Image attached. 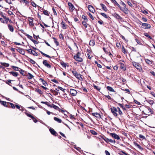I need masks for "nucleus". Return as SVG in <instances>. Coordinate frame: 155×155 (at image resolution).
<instances>
[{"label":"nucleus","instance_id":"nucleus-33","mask_svg":"<svg viewBox=\"0 0 155 155\" xmlns=\"http://www.w3.org/2000/svg\"><path fill=\"white\" fill-rule=\"evenodd\" d=\"M40 80L41 81L44 85L46 86L47 84V83L42 78H40Z\"/></svg>","mask_w":155,"mask_h":155},{"label":"nucleus","instance_id":"nucleus-61","mask_svg":"<svg viewBox=\"0 0 155 155\" xmlns=\"http://www.w3.org/2000/svg\"><path fill=\"white\" fill-rule=\"evenodd\" d=\"M139 137L140 138H141L143 139H145V137L143 135H142L141 134H140L139 135Z\"/></svg>","mask_w":155,"mask_h":155},{"label":"nucleus","instance_id":"nucleus-56","mask_svg":"<svg viewBox=\"0 0 155 155\" xmlns=\"http://www.w3.org/2000/svg\"><path fill=\"white\" fill-rule=\"evenodd\" d=\"M25 35L26 36H27L28 37V38L29 39H31V38H32V37L30 35H28V34H26V35Z\"/></svg>","mask_w":155,"mask_h":155},{"label":"nucleus","instance_id":"nucleus-17","mask_svg":"<svg viewBox=\"0 0 155 155\" xmlns=\"http://www.w3.org/2000/svg\"><path fill=\"white\" fill-rule=\"evenodd\" d=\"M120 64L121 69L124 71H125L126 69V68L125 65L122 63H120Z\"/></svg>","mask_w":155,"mask_h":155},{"label":"nucleus","instance_id":"nucleus-55","mask_svg":"<svg viewBox=\"0 0 155 155\" xmlns=\"http://www.w3.org/2000/svg\"><path fill=\"white\" fill-rule=\"evenodd\" d=\"M52 92L55 95H58V92L56 91H52Z\"/></svg>","mask_w":155,"mask_h":155},{"label":"nucleus","instance_id":"nucleus-63","mask_svg":"<svg viewBox=\"0 0 155 155\" xmlns=\"http://www.w3.org/2000/svg\"><path fill=\"white\" fill-rule=\"evenodd\" d=\"M61 64L63 67H66V64L65 63H64V62H61Z\"/></svg>","mask_w":155,"mask_h":155},{"label":"nucleus","instance_id":"nucleus-22","mask_svg":"<svg viewBox=\"0 0 155 155\" xmlns=\"http://www.w3.org/2000/svg\"><path fill=\"white\" fill-rule=\"evenodd\" d=\"M0 64L2 65L5 67H8L9 66V64L8 63L1 62Z\"/></svg>","mask_w":155,"mask_h":155},{"label":"nucleus","instance_id":"nucleus-32","mask_svg":"<svg viewBox=\"0 0 155 155\" xmlns=\"http://www.w3.org/2000/svg\"><path fill=\"white\" fill-rule=\"evenodd\" d=\"M115 5H116L119 8H120V10L123 12V11H124L123 10V8H122V7H121L120 5L118 4V3H117V2L115 3Z\"/></svg>","mask_w":155,"mask_h":155},{"label":"nucleus","instance_id":"nucleus-47","mask_svg":"<svg viewBox=\"0 0 155 155\" xmlns=\"http://www.w3.org/2000/svg\"><path fill=\"white\" fill-rule=\"evenodd\" d=\"M43 13L45 15H48V12L47 10H44L43 11Z\"/></svg>","mask_w":155,"mask_h":155},{"label":"nucleus","instance_id":"nucleus-41","mask_svg":"<svg viewBox=\"0 0 155 155\" xmlns=\"http://www.w3.org/2000/svg\"><path fill=\"white\" fill-rule=\"evenodd\" d=\"M90 132L91 133L94 135H96L97 134V133L94 130H91Z\"/></svg>","mask_w":155,"mask_h":155},{"label":"nucleus","instance_id":"nucleus-39","mask_svg":"<svg viewBox=\"0 0 155 155\" xmlns=\"http://www.w3.org/2000/svg\"><path fill=\"white\" fill-rule=\"evenodd\" d=\"M118 105H119V106L121 107L124 110H126V109L125 108V107L124 106H123L122 104H120V103H119V104H118Z\"/></svg>","mask_w":155,"mask_h":155},{"label":"nucleus","instance_id":"nucleus-36","mask_svg":"<svg viewBox=\"0 0 155 155\" xmlns=\"http://www.w3.org/2000/svg\"><path fill=\"white\" fill-rule=\"evenodd\" d=\"M117 109H118V112L119 113V115H120V116H122L123 114V113L121 110H120V108L119 107H117Z\"/></svg>","mask_w":155,"mask_h":155},{"label":"nucleus","instance_id":"nucleus-11","mask_svg":"<svg viewBox=\"0 0 155 155\" xmlns=\"http://www.w3.org/2000/svg\"><path fill=\"white\" fill-rule=\"evenodd\" d=\"M88 8L90 12L93 13H94L95 12L94 8L91 5H88Z\"/></svg>","mask_w":155,"mask_h":155},{"label":"nucleus","instance_id":"nucleus-43","mask_svg":"<svg viewBox=\"0 0 155 155\" xmlns=\"http://www.w3.org/2000/svg\"><path fill=\"white\" fill-rule=\"evenodd\" d=\"M4 18L5 19V23H7L8 21L9 20V18H6L5 16Z\"/></svg>","mask_w":155,"mask_h":155},{"label":"nucleus","instance_id":"nucleus-53","mask_svg":"<svg viewBox=\"0 0 155 155\" xmlns=\"http://www.w3.org/2000/svg\"><path fill=\"white\" fill-rule=\"evenodd\" d=\"M136 145L137 147L138 148L140 149H142L141 147L138 143H136Z\"/></svg>","mask_w":155,"mask_h":155},{"label":"nucleus","instance_id":"nucleus-24","mask_svg":"<svg viewBox=\"0 0 155 155\" xmlns=\"http://www.w3.org/2000/svg\"><path fill=\"white\" fill-rule=\"evenodd\" d=\"M9 73L14 77H17L18 75V73L16 72L11 71L9 72Z\"/></svg>","mask_w":155,"mask_h":155},{"label":"nucleus","instance_id":"nucleus-42","mask_svg":"<svg viewBox=\"0 0 155 155\" xmlns=\"http://www.w3.org/2000/svg\"><path fill=\"white\" fill-rule=\"evenodd\" d=\"M145 61L146 63L149 64H152V62L150 60L148 59H146L145 60Z\"/></svg>","mask_w":155,"mask_h":155},{"label":"nucleus","instance_id":"nucleus-57","mask_svg":"<svg viewBox=\"0 0 155 155\" xmlns=\"http://www.w3.org/2000/svg\"><path fill=\"white\" fill-rule=\"evenodd\" d=\"M20 72L23 76L25 75H24V71H23V70H21L20 71Z\"/></svg>","mask_w":155,"mask_h":155},{"label":"nucleus","instance_id":"nucleus-49","mask_svg":"<svg viewBox=\"0 0 155 155\" xmlns=\"http://www.w3.org/2000/svg\"><path fill=\"white\" fill-rule=\"evenodd\" d=\"M9 103L11 105V107L13 109H15V106L14 104L11 103Z\"/></svg>","mask_w":155,"mask_h":155},{"label":"nucleus","instance_id":"nucleus-3","mask_svg":"<svg viewBox=\"0 0 155 155\" xmlns=\"http://www.w3.org/2000/svg\"><path fill=\"white\" fill-rule=\"evenodd\" d=\"M72 72L74 75L77 79L81 81L83 79L81 77L82 75L80 74H78L76 71H72Z\"/></svg>","mask_w":155,"mask_h":155},{"label":"nucleus","instance_id":"nucleus-21","mask_svg":"<svg viewBox=\"0 0 155 155\" xmlns=\"http://www.w3.org/2000/svg\"><path fill=\"white\" fill-rule=\"evenodd\" d=\"M49 130L51 133L53 135H55L57 134L56 132L52 128H50Z\"/></svg>","mask_w":155,"mask_h":155},{"label":"nucleus","instance_id":"nucleus-62","mask_svg":"<svg viewBox=\"0 0 155 155\" xmlns=\"http://www.w3.org/2000/svg\"><path fill=\"white\" fill-rule=\"evenodd\" d=\"M54 42L57 46H58L59 45V42L57 41L56 39H55V40H54Z\"/></svg>","mask_w":155,"mask_h":155},{"label":"nucleus","instance_id":"nucleus-12","mask_svg":"<svg viewBox=\"0 0 155 155\" xmlns=\"http://www.w3.org/2000/svg\"><path fill=\"white\" fill-rule=\"evenodd\" d=\"M70 92L71 95L73 96H75L77 93V91L74 89H70Z\"/></svg>","mask_w":155,"mask_h":155},{"label":"nucleus","instance_id":"nucleus-64","mask_svg":"<svg viewBox=\"0 0 155 155\" xmlns=\"http://www.w3.org/2000/svg\"><path fill=\"white\" fill-rule=\"evenodd\" d=\"M127 3L130 6V7L132 6H133L132 4L129 1H127Z\"/></svg>","mask_w":155,"mask_h":155},{"label":"nucleus","instance_id":"nucleus-19","mask_svg":"<svg viewBox=\"0 0 155 155\" xmlns=\"http://www.w3.org/2000/svg\"><path fill=\"white\" fill-rule=\"evenodd\" d=\"M114 16L117 19L119 20L122 19L121 17H120L119 15L117 13L114 14Z\"/></svg>","mask_w":155,"mask_h":155},{"label":"nucleus","instance_id":"nucleus-8","mask_svg":"<svg viewBox=\"0 0 155 155\" xmlns=\"http://www.w3.org/2000/svg\"><path fill=\"white\" fill-rule=\"evenodd\" d=\"M27 51H28V53L29 54H32L34 56H37L38 55L36 51L31 49L27 50Z\"/></svg>","mask_w":155,"mask_h":155},{"label":"nucleus","instance_id":"nucleus-34","mask_svg":"<svg viewBox=\"0 0 155 155\" xmlns=\"http://www.w3.org/2000/svg\"><path fill=\"white\" fill-rule=\"evenodd\" d=\"M87 21H83L82 22V25L84 26L85 28H87V24L86 23L87 22Z\"/></svg>","mask_w":155,"mask_h":155},{"label":"nucleus","instance_id":"nucleus-2","mask_svg":"<svg viewBox=\"0 0 155 155\" xmlns=\"http://www.w3.org/2000/svg\"><path fill=\"white\" fill-rule=\"evenodd\" d=\"M80 55L81 54L80 52H78L76 55L74 56V59L78 62H82L83 61V59L80 57Z\"/></svg>","mask_w":155,"mask_h":155},{"label":"nucleus","instance_id":"nucleus-20","mask_svg":"<svg viewBox=\"0 0 155 155\" xmlns=\"http://www.w3.org/2000/svg\"><path fill=\"white\" fill-rule=\"evenodd\" d=\"M106 88L107 90L110 91L115 92V91L114 89L111 87L108 86Z\"/></svg>","mask_w":155,"mask_h":155},{"label":"nucleus","instance_id":"nucleus-14","mask_svg":"<svg viewBox=\"0 0 155 155\" xmlns=\"http://www.w3.org/2000/svg\"><path fill=\"white\" fill-rule=\"evenodd\" d=\"M19 53L21 54L22 55H25V52L24 50L22 49L21 48H18V49H17Z\"/></svg>","mask_w":155,"mask_h":155},{"label":"nucleus","instance_id":"nucleus-23","mask_svg":"<svg viewBox=\"0 0 155 155\" xmlns=\"http://www.w3.org/2000/svg\"><path fill=\"white\" fill-rule=\"evenodd\" d=\"M8 28L9 30L11 32H13L14 30V28L12 25L10 24L8 25Z\"/></svg>","mask_w":155,"mask_h":155},{"label":"nucleus","instance_id":"nucleus-37","mask_svg":"<svg viewBox=\"0 0 155 155\" xmlns=\"http://www.w3.org/2000/svg\"><path fill=\"white\" fill-rule=\"evenodd\" d=\"M51 107H53L56 110H58V106L54 104H52V105H51Z\"/></svg>","mask_w":155,"mask_h":155},{"label":"nucleus","instance_id":"nucleus-45","mask_svg":"<svg viewBox=\"0 0 155 155\" xmlns=\"http://www.w3.org/2000/svg\"><path fill=\"white\" fill-rule=\"evenodd\" d=\"M82 18L85 21H87L88 20L87 18V17L85 15H82Z\"/></svg>","mask_w":155,"mask_h":155},{"label":"nucleus","instance_id":"nucleus-58","mask_svg":"<svg viewBox=\"0 0 155 155\" xmlns=\"http://www.w3.org/2000/svg\"><path fill=\"white\" fill-rule=\"evenodd\" d=\"M116 45L118 48H120V43H117Z\"/></svg>","mask_w":155,"mask_h":155},{"label":"nucleus","instance_id":"nucleus-1","mask_svg":"<svg viewBox=\"0 0 155 155\" xmlns=\"http://www.w3.org/2000/svg\"><path fill=\"white\" fill-rule=\"evenodd\" d=\"M110 110L111 112L113 115L115 117H117L118 114L117 113V112H118V110H118V109H117V107L116 108L115 107H113L110 108Z\"/></svg>","mask_w":155,"mask_h":155},{"label":"nucleus","instance_id":"nucleus-50","mask_svg":"<svg viewBox=\"0 0 155 155\" xmlns=\"http://www.w3.org/2000/svg\"><path fill=\"white\" fill-rule=\"evenodd\" d=\"M31 4L33 7H36L37 6L36 4L34 2H31Z\"/></svg>","mask_w":155,"mask_h":155},{"label":"nucleus","instance_id":"nucleus-44","mask_svg":"<svg viewBox=\"0 0 155 155\" xmlns=\"http://www.w3.org/2000/svg\"><path fill=\"white\" fill-rule=\"evenodd\" d=\"M12 68L16 71H19V68L17 67L13 66Z\"/></svg>","mask_w":155,"mask_h":155},{"label":"nucleus","instance_id":"nucleus-51","mask_svg":"<svg viewBox=\"0 0 155 155\" xmlns=\"http://www.w3.org/2000/svg\"><path fill=\"white\" fill-rule=\"evenodd\" d=\"M36 91L40 94H42L43 93L42 91L39 89H37Z\"/></svg>","mask_w":155,"mask_h":155},{"label":"nucleus","instance_id":"nucleus-54","mask_svg":"<svg viewBox=\"0 0 155 155\" xmlns=\"http://www.w3.org/2000/svg\"><path fill=\"white\" fill-rule=\"evenodd\" d=\"M134 102L136 104H137L138 105H140V102H139L137 101L136 100H134Z\"/></svg>","mask_w":155,"mask_h":155},{"label":"nucleus","instance_id":"nucleus-25","mask_svg":"<svg viewBox=\"0 0 155 155\" xmlns=\"http://www.w3.org/2000/svg\"><path fill=\"white\" fill-rule=\"evenodd\" d=\"M54 119L55 121L58 122V123H61L62 122V120L61 119H59L57 117H54Z\"/></svg>","mask_w":155,"mask_h":155},{"label":"nucleus","instance_id":"nucleus-59","mask_svg":"<svg viewBox=\"0 0 155 155\" xmlns=\"http://www.w3.org/2000/svg\"><path fill=\"white\" fill-rule=\"evenodd\" d=\"M69 117L71 119H73L74 118V116L71 114H70L69 115Z\"/></svg>","mask_w":155,"mask_h":155},{"label":"nucleus","instance_id":"nucleus-35","mask_svg":"<svg viewBox=\"0 0 155 155\" xmlns=\"http://www.w3.org/2000/svg\"><path fill=\"white\" fill-rule=\"evenodd\" d=\"M101 15L103 16L105 18H107L109 17L107 15L104 13H101Z\"/></svg>","mask_w":155,"mask_h":155},{"label":"nucleus","instance_id":"nucleus-16","mask_svg":"<svg viewBox=\"0 0 155 155\" xmlns=\"http://www.w3.org/2000/svg\"><path fill=\"white\" fill-rule=\"evenodd\" d=\"M100 5L102 7V9L104 11L107 12L108 10L107 9V8L106 7L105 5L102 3H101L100 4Z\"/></svg>","mask_w":155,"mask_h":155},{"label":"nucleus","instance_id":"nucleus-52","mask_svg":"<svg viewBox=\"0 0 155 155\" xmlns=\"http://www.w3.org/2000/svg\"><path fill=\"white\" fill-rule=\"evenodd\" d=\"M12 81L11 80H9L8 81H5V82L8 84L10 85V83H11V81Z\"/></svg>","mask_w":155,"mask_h":155},{"label":"nucleus","instance_id":"nucleus-46","mask_svg":"<svg viewBox=\"0 0 155 155\" xmlns=\"http://www.w3.org/2000/svg\"><path fill=\"white\" fill-rule=\"evenodd\" d=\"M29 61L30 63H32L33 64H35V61H34L33 60H32L31 58L29 59Z\"/></svg>","mask_w":155,"mask_h":155},{"label":"nucleus","instance_id":"nucleus-10","mask_svg":"<svg viewBox=\"0 0 155 155\" xmlns=\"http://www.w3.org/2000/svg\"><path fill=\"white\" fill-rule=\"evenodd\" d=\"M68 5L69 6L70 10L72 12L75 9V8L74 5L70 2H68Z\"/></svg>","mask_w":155,"mask_h":155},{"label":"nucleus","instance_id":"nucleus-28","mask_svg":"<svg viewBox=\"0 0 155 155\" xmlns=\"http://www.w3.org/2000/svg\"><path fill=\"white\" fill-rule=\"evenodd\" d=\"M39 51L41 53V54H42L44 56H45L46 57L49 58H51V57L50 56H49V55H47V54L44 53H43V52H42L41 51Z\"/></svg>","mask_w":155,"mask_h":155},{"label":"nucleus","instance_id":"nucleus-15","mask_svg":"<svg viewBox=\"0 0 155 155\" xmlns=\"http://www.w3.org/2000/svg\"><path fill=\"white\" fill-rule=\"evenodd\" d=\"M103 139L105 141H106L107 142H110L111 143L114 142V143H115V140L113 141L112 139H109L106 137H105V138H103Z\"/></svg>","mask_w":155,"mask_h":155},{"label":"nucleus","instance_id":"nucleus-18","mask_svg":"<svg viewBox=\"0 0 155 155\" xmlns=\"http://www.w3.org/2000/svg\"><path fill=\"white\" fill-rule=\"evenodd\" d=\"M25 76L27 77L29 79H31L34 77V76L30 73H28V74H25Z\"/></svg>","mask_w":155,"mask_h":155},{"label":"nucleus","instance_id":"nucleus-60","mask_svg":"<svg viewBox=\"0 0 155 155\" xmlns=\"http://www.w3.org/2000/svg\"><path fill=\"white\" fill-rule=\"evenodd\" d=\"M0 20L1 21V22L5 23V19L4 18H0Z\"/></svg>","mask_w":155,"mask_h":155},{"label":"nucleus","instance_id":"nucleus-6","mask_svg":"<svg viewBox=\"0 0 155 155\" xmlns=\"http://www.w3.org/2000/svg\"><path fill=\"white\" fill-rule=\"evenodd\" d=\"M140 24L142 26V28L144 29H149L151 28V25L150 24L146 23H142V22H140Z\"/></svg>","mask_w":155,"mask_h":155},{"label":"nucleus","instance_id":"nucleus-31","mask_svg":"<svg viewBox=\"0 0 155 155\" xmlns=\"http://www.w3.org/2000/svg\"><path fill=\"white\" fill-rule=\"evenodd\" d=\"M95 42L94 40H91L89 42V45L90 46H93L94 45Z\"/></svg>","mask_w":155,"mask_h":155},{"label":"nucleus","instance_id":"nucleus-48","mask_svg":"<svg viewBox=\"0 0 155 155\" xmlns=\"http://www.w3.org/2000/svg\"><path fill=\"white\" fill-rule=\"evenodd\" d=\"M88 14L90 18L92 19V20H94V18L93 16L89 12L88 13Z\"/></svg>","mask_w":155,"mask_h":155},{"label":"nucleus","instance_id":"nucleus-40","mask_svg":"<svg viewBox=\"0 0 155 155\" xmlns=\"http://www.w3.org/2000/svg\"><path fill=\"white\" fill-rule=\"evenodd\" d=\"M147 101L150 105H152L154 103V101L152 100H148Z\"/></svg>","mask_w":155,"mask_h":155},{"label":"nucleus","instance_id":"nucleus-9","mask_svg":"<svg viewBox=\"0 0 155 155\" xmlns=\"http://www.w3.org/2000/svg\"><path fill=\"white\" fill-rule=\"evenodd\" d=\"M110 135L114 138L119 140L120 139V138L119 136L114 133H110Z\"/></svg>","mask_w":155,"mask_h":155},{"label":"nucleus","instance_id":"nucleus-5","mask_svg":"<svg viewBox=\"0 0 155 155\" xmlns=\"http://www.w3.org/2000/svg\"><path fill=\"white\" fill-rule=\"evenodd\" d=\"M120 4L122 5L123 6L122 8L124 10V11H123V12L125 14H127L128 13V9L126 8L125 4L122 1H121L120 2Z\"/></svg>","mask_w":155,"mask_h":155},{"label":"nucleus","instance_id":"nucleus-7","mask_svg":"<svg viewBox=\"0 0 155 155\" xmlns=\"http://www.w3.org/2000/svg\"><path fill=\"white\" fill-rule=\"evenodd\" d=\"M43 65L46 67L48 68H51V66L50 64L48 63V61L46 60H44L42 62Z\"/></svg>","mask_w":155,"mask_h":155},{"label":"nucleus","instance_id":"nucleus-29","mask_svg":"<svg viewBox=\"0 0 155 155\" xmlns=\"http://www.w3.org/2000/svg\"><path fill=\"white\" fill-rule=\"evenodd\" d=\"M61 24L62 25V27L64 29H66V25L65 24L64 22L63 21H62L61 23Z\"/></svg>","mask_w":155,"mask_h":155},{"label":"nucleus","instance_id":"nucleus-30","mask_svg":"<svg viewBox=\"0 0 155 155\" xmlns=\"http://www.w3.org/2000/svg\"><path fill=\"white\" fill-rule=\"evenodd\" d=\"M122 51L125 54H127V51L126 50L125 48L124 47V46H123L122 47Z\"/></svg>","mask_w":155,"mask_h":155},{"label":"nucleus","instance_id":"nucleus-38","mask_svg":"<svg viewBox=\"0 0 155 155\" xmlns=\"http://www.w3.org/2000/svg\"><path fill=\"white\" fill-rule=\"evenodd\" d=\"M93 87H94V88L96 89L97 91H99L101 89V88L98 86L94 85L93 86Z\"/></svg>","mask_w":155,"mask_h":155},{"label":"nucleus","instance_id":"nucleus-26","mask_svg":"<svg viewBox=\"0 0 155 155\" xmlns=\"http://www.w3.org/2000/svg\"><path fill=\"white\" fill-rule=\"evenodd\" d=\"M92 114L93 116H94L97 117H100V114L99 113H97V112L94 113H92Z\"/></svg>","mask_w":155,"mask_h":155},{"label":"nucleus","instance_id":"nucleus-27","mask_svg":"<svg viewBox=\"0 0 155 155\" xmlns=\"http://www.w3.org/2000/svg\"><path fill=\"white\" fill-rule=\"evenodd\" d=\"M0 104L3 105L4 106L7 107L6 102L2 101H0Z\"/></svg>","mask_w":155,"mask_h":155},{"label":"nucleus","instance_id":"nucleus-4","mask_svg":"<svg viewBox=\"0 0 155 155\" xmlns=\"http://www.w3.org/2000/svg\"><path fill=\"white\" fill-rule=\"evenodd\" d=\"M133 65L138 70L140 71L142 70L141 65L138 63L135 62H132Z\"/></svg>","mask_w":155,"mask_h":155},{"label":"nucleus","instance_id":"nucleus-13","mask_svg":"<svg viewBox=\"0 0 155 155\" xmlns=\"http://www.w3.org/2000/svg\"><path fill=\"white\" fill-rule=\"evenodd\" d=\"M28 21H29V25L30 26H33L34 25V23H33V18L30 17L28 18Z\"/></svg>","mask_w":155,"mask_h":155}]
</instances>
